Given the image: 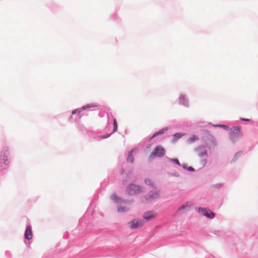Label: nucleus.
I'll use <instances>...</instances> for the list:
<instances>
[{"mask_svg":"<svg viewBox=\"0 0 258 258\" xmlns=\"http://www.w3.org/2000/svg\"><path fill=\"white\" fill-rule=\"evenodd\" d=\"M140 191H141V187L134 184H130L126 190V193L130 195H133Z\"/></svg>","mask_w":258,"mask_h":258,"instance_id":"f257e3e1","label":"nucleus"},{"mask_svg":"<svg viewBox=\"0 0 258 258\" xmlns=\"http://www.w3.org/2000/svg\"><path fill=\"white\" fill-rule=\"evenodd\" d=\"M144 225L143 220L134 219L128 223V225L131 229H137L142 227Z\"/></svg>","mask_w":258,"mask_h":258,"instance_id":"f03ea898","label":"nucleus"},{"mask_svg":"<svg viewBox=\"0 0 258 258\" xmlns=\"http://www.w3.org/2000/svg\"><path fill=\"white\" fill-rule=\"evenodd\" d=\"M198 211L200 214L206 216L208 218L213 219L215 216L214 213H213L210 210H208L206 208H199Z\"/></svg>","mask_w":258,"mask_h":258,"instance_id":"7ed1b4c3","label":"nucleus"},{"mask_svg":"<svg viewBox=\"0 0 258 258\" xmlns=\"http://www.w3.org/2000/svg\"><path fill=\"white\" fill-rule=\"evenodd\" d=\"M165 151L164 149L161 146H158L154 149V152L152 153V155L158 157H162L165 154Z\"/></svg>","mask_w":258,"mask_h":258,"instance_id":"20e7f679","label":"nucleus"},{"mask_svg":"<svg viewBox=\"0 0 258 258\" xmlns=\"http://www.w3.org/2000/svg\"><path fill=\"white\" fill-rule=\"evenodd\" d=\"M6 157L5 153L1 154L0 157V167L2 169H5L9 163L8 159L7 158L5 159Z\"/></svg>","mask_w":258,"mask_h":258,"instance_id":"39448f33","label":"nucleus"},{"mask_svg":"<svg viewBox=\"0 0 258 258\" xmlns=\"http://www.w3.org/2000/svg\"><path fill=\"white\" fill-rule=\"evenodd\" d=\"M198 155L200 157H204L207 156L208 152L206 148L203 147H199L197 150Z\"/></svg>","mask_w":258,"mask_h":258,"instance_id":"423d86ee","label":"nucleus"},{"mask_svg":"<svg viewBox=\"0 0 258 258\" xmlns=\"http://www.w3.org/2000/svg\"><path fill=\"white\" fill-rule=\"evenodd\" d=\"M156 217V214L152 211L146 212L144 214V219L148 221L154 219Z\"/></svg>","mask_w":258,"mask_h":258,"instance_id":"0eeeda50","label":"nucleus"},{"mask_svg":"<svg viewBox=\"0 0 258 258\" xmlns=\"http://www.w3.org/2000/svg\"><path fill=\"white\" fill-rule=\"evenodd\" d=\"M32 228L30 226H28L27 227L25 233V238L26 239L30 240L32 238Z\"/></svg>","mask_w":258,"mask_h":258,"instance_id":"6e6552de","label":"nucleus"},{"mask_svg":"<svg viewBox=\"0 0 258 258\" xmlns=\"http://www.w3.org/2000/svg\"><path fill=\"white\" fill-rule=\"evenodd\" d=\"M159 196V193L158 192H156L153 195H148L146 198L147 201H152L155 199H156Z\"/></svg>","mask_w":258,"mask_h":258,"instance_id":"1a4fd4ad","label":"nucleus"},{"mask_svg":"<svg viewBox=\"0 0 258 258\" xmlns=\"http://www.w3.org/2000/svg\"><path fill=\"white\" fill-rule=\"evenodd\" d=\"M191 206L190 202L187 203L186 204L182 205L178 208L177 211H183L184 209L187 210Z\"/></svg>","mask_w":258,"mask_h":258,"instance_id":"9d476101","label":"nucleus"},{"mask_svg":"<svg viewBox=\"0 0 258 258\" xmlns=\"http://www.w3.org/2000/svg\"><path fill=\"white\" fill-rule=\"evenodd\" d=\"M111 199L116 203H120L121 200L120 198L118 197L115 194H112L111 196Z\"/></svg>","mask_w":258,"mask_h":258,"instance_id":"9b49d317","label":"nucleus"},{"mask_svg":"<svg viewBox=\"0 0 258 258\" xmlns=\"http://www.w3.org/2000/svg\"><path fill=\"white\" fill-rule=\"evenodd\" d=\"M198 140V138L197 136L192 135L188 139L187 142L189 143H191L196 141H197Z\"/></svg>","mask_w":258,"mask_h":258,"instance_id":"f8f14e48","label":"nucleus"},{"mask_svg":"<svg viewBox=\"0 0 258 258\" xmlns=\"http://www.w3.org/2000/svg\"><path fill=\"white\" fill-rule=\"evenodd\" d=\"M133 152V151L132 150L130 152L128 157H127V161H128L131 163H133L134 161V157L132 155Z\"/></svg>","mask_w":258,"mask_h":258,"instance_id":"ddd939ff","label":"nucleus"},{"mask_svg":"<svg viewBox=\"0 0 258 258\" xmlns=\"http://www.w3.org/2000/svg\"><path fill=\"white\" fill-rule=\"evenodd\" d=\"M128 210V208H127L126 207H121V206L118 207V209H117V210L119 212H126Z\"/></svg>","mask_w":258,"mask_h":258,"instance_id":"4468645a","label":"nucleus"},{"mask_svg":"<svg viewBox=\"0 0 258 258\" xmlns=\"http://www.w3.org/2000/svg\"><path fill=\"white\" fill-rule=\"evenodd\" d=\"M117 130V121L116 120V119H114L113 120V132H116Z\"/></svg>","mask_w":258,"mask_h":258,"instance_id":"2eb2a0df","label":"nucleus"},{"mask_svg":"<svg viewBox=\"0 0 258 258\" xmlns=\"http://www.w3.org/2000/svg\"><path fill=\"white\" fill-rule=\"evenodd\" d=\"M165 131H166V130L163 129V130H162L161 131H160L159 132L155 133L154 134L153 138L154 137H156V136H159L160 135H161V134H163L165 132Z\"/></svg>","mask_w":258,"mask_h":258,"instance_id":"dca6fc26","label":"nucleus"},{"mask_svg":"<svg viewBox=\"0 0 258 258\" xmlns=\"http://www.w3.org/2000/svg\"><path fill=\"white\" fill-rule=\"evenodd\" d=\"M145 183L148 185H153L154 183L152 182L151 180L149 179H146L145 180Z\"/></svg>","mask_w":258,"mask_h":258,"instance_id":"f3484780","label":"nucleus"},{"mask_svg":"<svg viewBox=\"0 0 258 258\" xmlns=\"http://www.w3.org/2000/svg\"><path fill=\"white\" fill-rule=\"evenodd\" d=\"M171 161H173L175 163L177 164L178 165H180V164L177 159H171Z\"/></svg>","mask_w":258,"mask_h":258,"instance_id":"a211bd4d","label":"nucleus"},{"mask_svg":"<svg viewBox=\"0 0 258 258\" xmlns=\"http://www.w3.org/2000/svg\"><path fill=\"white\" fill-rule=\"evenodd\" d=\"M181 137V135L179 133H176L174 135V137L175 140H177L179 139Z\"/></svg>","mask_w":258,"mask_h":258,"instance_id":"6ab92c4d","label":"nucleus"},{"mask_svg":"<svg viewBox=\"0 0 258 258\" xmlns=\"http://www.w3.org/2000/svg\"><path fill=\"white\" fill-rule=\"evenodd\" d=\"M181 102H182V103L183 104H185V103H184V100H185V97L184 96H181L180 98Z\"/></svg>","mask_w":258,"mask_h":258,"instance_id":"aec40b11","label":"nucleus"},{"mask_svg":"<svg viewBox=\"0 0 258 258\" xmlns=\"http://www.w3.org/2000/svg\"><path fill=\"white\" fill-rule=\"evenodd\" d=\"M202 164L203 166H205L206 164L207 160L206 159H203L202 160Z\"/></svg>","mask_w":258,"mask_h":258,"instance_id":"412c9836","label":"nucleus"},{"mask_svg":"<svg viewBox=\"0 0 258 258\" xmlns=\"http://www.w3.org/2000/svg\"><path fill=\"white\" fill-rule=\"evenodd\" d=\"M235 132V133H239L240 132V130L239 128H234V130L233 131V133H234Z\"/></svg>","mask_w":258,"mask_h":258,"instance_id":"4be33fe9","label":"nucleus"},{"mask_svg":"<svg viewBox=\"0 0 258 258\" xmlns=\"http://www.w3.org/2000/svg\"><path fill=\"white\" fill-rule=\"evenodd\" d=\"M241 120L243 121H250V120L247 118H241Z\"/></svg>","mask_w":258,"mask_h":258,"instance_id":"5701e85b","label":"nucleus"},{"mask_svg":"<svg viewBox=\"0 0 258 258\" xmlns=\"http://www.w3.org/2000/svg\"><path fill=\"white\" fill-rule=\"evenodd\" d=\"M78 110H74L72 111V114H76Z\"/></svg>","mask_w":258,"mask_h":258,"instance_id":"b1692460","label":"nucleus"},{"mask_svg":"<svg viewBox=\"0 0 258 258\" xmlns=\"http://www.w3.org/2000/svg\"><path fill=\"white\" fill-rule=\"evenodd\" d=\"M188 169V170L191 171L194 170V169L191 167H189Z\"/></svg>","mask_w":258,"mask_h":258,"instance_id":"393cba45","label":"nucleus"}]
</instances>
